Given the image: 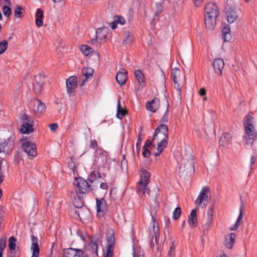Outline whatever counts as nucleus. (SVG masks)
<instances>
[{
	"mask_svg": "<svg viewBox=\"0 0 257 257\" xmlns=\"http://www.w3.org/2000/svg\"><path fill=\"white\" fill-rule=\"evenodd\" d=\"M8 46L7 41L4 40L0 42V54H3Z\"/></svg>",
	"mask_w": 257,
	"mask_h": 257,
	"instance_id": "obj_43",
	"label": "nucleus"
},
{
	"mask_svg": "<svg viewBox=\"0 0 257 257\" xmlns=\"http://www.w3.org/2000/svg\"><path fill=\"white\" fill-rule=\"evenodd\" d=\"M95 153L97 156L99 155V156H106L107 152L102 149L99 148L95 151Z\"/></svg>",
	"mask_w": 257,
	"mask_h": 257,
	"instance_id": "obj_55",
	"label": "nucleus"
},
{
	"mask_svg": "<svg viewBox=\"0 0 257 257\" xmlns=\"http://www.w3.org/2000/svg\"><path fill=\"white\" fill-rule=\"evenodd\" d=\"M133 37L132 34L130 32L127 31L125 34L123 40V44L125 45L131 44L133 42Z\"/></svg>",
	"mask_w": 257,
	"mask_h": 257,
	"instance_id": "obj_38",
	"label": "nucleus"
},
{
	"mask_svg": "<svg viewBox=\"0 0 257 257\" xmlns=\"http://www.w3.org/2000/svg\"><path fill=\"white\" fill-rule=\"evenodd\" d=\"M188 222L191 226H197V217L196 214V209H194L191 210V213L188 217Z\"/></svg>",
	"mask_w": 257,
	"mask_h": 257,
	"instance_id": "obj_25",
	"label": "nucleus"
},
{
	"mask_svg": "<svg viewBox=\"0 0 257 257\" xmlns=\"http://www.w3.org/2000/svg\"><path fill=\"white\" fill-rule=\"evenodd\" d=\"M97 214H103L107 210V205L104 198H96Z\"/></svg>",
	"mask_w": 257,
	"mask_h": 257,
	"instance_id": "obj_16",
	"label": "nucleus"
},
{
	"mask_svg": "<svg viewBox=\"0 0 257 257\" xmlns=\"http://www.w3.org/2000/svg\"><path fill=\"white\" fill-rule=\"evenodd\" d=\"M90 147L92 149L95 150V151L98 149V143L96 140H91Z\"/></svg>",
	"mask_w": 257,
	"mask_h": 257,
	"instance_id": "obj_54",
	"label": "nucleus"
},
{
	"mask_svg": "<svg viewBox=\"0 0 257 257\" xmlns=\"http://www.w3.org/2000/svg\"><path fill=\"white\" fill-rule=\"evenodd\" d=\"M100 177V175L98 171H93L89 175L88 177V180L90 183H92L94 180L96 179L97 178Z\"/></svg>",
	"mask_w": 257,
	"mask_h": 257,
	"instance_id": "obj_39",
	"label": "nucleus"
},
{
	"mask_svg": "<svg viewBox=\"0 0 257 257\" xmlns=\"http://www.w3.org/2000/svg\"><path fill=\"white\" fill-rule=\"evenodd\" d=\"M242 217H243V211L242 210L241 208H240L239 215L238 217L235 224L230 227V230H236V229H237L238 228V227L240 225V222L241 220V219H242Z\"/></svg>",
	"mask_w": 257,
	"mask_h": 257,
	"instance_id": "obj_37",
	"label": "nucleus"
},
{
	"mask_svg": "<svg viewBox=\"0 0 257 257\" xmlns=\"http://www.w3.org/2000/svg\"><path fill=\"white\" fill-rule=\"evenodd\" d=\"M127 111L121 107L120 98L118 99L117 104V114L116 117L118 118L121 119L123 116L126 114Z\"/></svg>",
	"mask_w": 257,
	"mask_h": 257,
	"instance_id": "obj_34",
	"label": "nucleus"
},
{
	"mask_svg": "<svg viewBox=\"0 0 257 257\" xmlns=\"http://www.w3.org/2000/svg\"><path fill=\"white\" fill-rule=\"evenodd\" d=\"M222 36L224 41L229 42L231 39V35L230 26L224 24L222 29Z\"/></svg>",
	"mask_w": 257,
	"mask_h": 257,
	"instance_id": "obj_23",
	"label": "nucleus"
},
{
	"mask_svg": "<svg viewBox=\"0 0 257 257\" xmlns=\"http://www.w3.org/2000/svg\"><path fill=\"white\" fill-rule=\"evenodd\" d=\"M83 195H77V197L74 198L73 205L76 208H80L83 206Z\"/></svg>",
	"mask_w": 257,
	"mask_h": 257,
	"instance_id": "obj_36",
	"label": "nucleus"
},
{
	"mask_svg": "<svg viewBox=\"0 0 257 257\" xmlns=\"http://www.w3.org/2000/svg\"><path fill=\"white\" fill-rule=\"evenodd\" d=\"M16 238L14 236H11L9 239V247L11 250H14L16 249Z\"/></svg>",
	"mask_w": 257,
	"mask_h": 257,
	"instance_id": "obj_42",
	"label": "nucleus"
},
{
	"mask_svg": "<svg viewBox=\"0 0 257 257\" xmlns=\"http://www.w3.org/2000/svg\"><path fill=\"white\" fill-rule=\"evenodd\" d=\"M218 17H213L212 15H204V23L207 28L213 30L216 25V18Z\"/></svg>",
	"mask_w": 257,
	"mask_h": 257,
	"instance_id": "obj_17",
	"label": "nucleus"
},
{
	"mask_svg": "<svg viewBox=\"0 0 257 257\" xmlns=\"http://www.w3.org/2000/svg\"><path fill=\"white\" fill-rule=\"evenodd\" d=\"M231 135L228 133H223L219 140V144L223 147H227L231 144Z\"/></svg>",
	"mask_w": 257,
	"mask_h": 257,
	"instance_id": "obj_21",
	"label": "nucleus"
},
{
	"mask_svg": "<svg viewBox=\"0 0 257 257\" xmlns=\"http://www.w3.org/2000/svg\"><path fill=\"white\" fill-rule=\"evenodd\" d=\"M23 10H24L21 7L18 6L14 11L15 16L17 18H21Z\"/></svg>",
	"mask_w": 257,
	"mask_h": 257,
	"instance_id": "obj_48",
	"label": "nucleus"
},
{
	"mask_svg": "<svg viewBox=\"0 0 257 257\" xmlns=\"http://www.w3.org/2000/svg\"><path fill=\"white\" fill-rule=\"evenodd\" d=\"M212 221V215H210L208 213V216L206 222L202 226V232L204 235H206L208 233Z\"/></svg>",
	"mask_w": 257,
	"mask_h": 257,
	"instance_id": "obj_27",
	"label": "nucleus"
},
{
	"mask_svg": "<svg viewBox=\"0 0 257 257\" xmlns=\"http://www.w3.org/2000/svg\"><path fill=\"white\" fill-rule=\"evenodd\" d=\"M160 106V99L155 97L151 101H148L146 103V108L151 111L155 112L159 108Z\"/></svg>",
	"mask_w": 257,
	"mask_h": 257,
	"instance_id": "obj_18",
	"label": "nucleus"
},
{
	"mask_svg": "<svg viewBox=\"0 0 257 257\" xmlns=\"http://www.w3.org/2000/svg\"><path fill=\"white\" fill-rule=\"evenodd\" d=\"M194 162L191 157L189 159L183 158L179 167V173L182 175H191L194 172Z\"/></svg>",
	"mask_w": 257,
	"mask_h": 257,
	"instance_id": "obj_4",
	"label": "nucleus"
},
{
	"mask_svg": "<svg viewBox=\"0 0 257 257\" xmlns=\"http://www.w3.org/2000/svg\"><path fill=\"white\" fill-rule=\"evenodd\" d=\"M147 185H145L143 183L141 184L140 182H139V186L137 188V191L138 193H139L142 191H144V190L145 189V187H147Z\"/></svg>",
	"mask_w": 257,
	"mask_h": 257,
	"instance_id": "obj_56",
	"label": "nucleus"
},
{
	"mask_svg": "<svg viewBox=\"0 0 257 257\" xmlns=\"http://www.w3.org/2000/svg\"><path fill=\"white\" fill-rule=\"evenodd\" d=\"M236 234L235 233H231L225 237V246L228 248H231L235 242Z\"/></svg>",
	"mask_w": 257,
	"mask_h": 257,
	"instance_id": "obj_28",
	"label": "nucleus"
},
{
	"mask_svg": "<svg viewBox=\"0 0 257 257\" xmlns=\"http://www.w3.org/2000/svg\"><path fill=\"white\" fill-rule=\"evenodd\" d=\"M151 145H152V142L150 140H148L146 141L145 144L143 147V149H145V148L148 149L149 148H150L151 147Z\"/></svg>",
	"mask_w": 257,
	"mask_h": 257,
	"instance_id": "obj_61",
	"label": "nucleus"
},
{
	"mask_svg": "<svg viewBox=\"0 0 257 257\" xmlns=\"http://www.w3.org/2000/svg\"><path fill=\"white\" fill-rule=\"evenodd\" d=\"M171 77L173 79L174 83H177V82H181V79L180 69L178 68H173L171 71Z\"/></svg>",
	"mask_w": 257,
	"mask_h": 257,
	"instance_id": "obj_30",
	"label": "nucleus"
},
{
	"mask_svg": "<svg viewBox=\"0 0 257 257\" xmlns=\"http://www.w3.org/2000/svg\"><path fill=\"white\" fill-rule=\"evenodd\" d=\"M63 254V257H81L83 255V251L81 249L70 247L64 249Z\"/></svg>",
	"mask_w": 257,
	"mask_h": 257,
	"instance_id": "obj_13",
	"label": "nucleus"
},
{
	"mask_svg": "<svg viewBox=\"0 0 257 257\" xmlns=\"http://www.w3.org/2000/svg\"><path fill=\"white\" fill-rule=\"evenodd\" d=\"M32 109L37 116H40L43 111L46 108L45 103L40 99L34 98L31 100Z\"/></svg>",
	"mask_w": 257,
	"mask_h": 257,
	"instance_id": "obj_11",
	"label": "nucleus"
},
{
	"mask_svg": "<svg viewBox=\"0 0 257 257\" xmlns=\"http://www.w3.org/2000/svg\"><path fill=\"white\" fill-rule=\"evenodd\" d=\"M213 66L216 73L222 75V69L224 68V61L220 58L215 59L213 62Z\"/></svg>",
	"mask_w": 257,
	"mask_h": 257,
	"instance_id": "obj_22",
	"label": "nucleus"
},
{
	"mask_svg": "<svg viewBox=\"0 0 257 257\" xmlns=\"http://www.w3.org/2000/svg\"><path fill=\"white\" fill-rule=\"evenodd\" d=\"M68 168L73 172V173L76 171L77 167L75 165V163L72 159L69 160L68 162Z\"/></svg>",
	"mask_w": 257,
	"mask_h": 257,
	"instance_id": "obj_47",
	"label": "nucleus"
},
{
	"mask_svg": "<svg viewBox=\"0 0 257 257\" xmlns=\"http://www.w3.org/2000/svg\"><path fill=\"white\" fill-rule=\"evenodd\" d=\"M80 50L82 52V53L85 56H88L90 54H94L98 56H99V54L97 52L94 51L92 48L87 45H81V46L80 47Z\"/></svg>",
	"mask_w": 257,
	"mask_h": 257,
	"instance_id": "obj_29",
	"label": "nucleus"
},
{
	"mask_svg": "<svg viewBox=\"0 0 257 257\" xmlns=\"http://www.w3.org/2000/svg\"><path fill=\"white\" fill-rule=\"evenodd\" d=\"M180 83L181 82H177V83H174L175 88L177 90V91L180 93L181 91V88L180 87Z\"/></svg>",
	"mask_w": 257,
	"mask_h": 257,
	"instance_id": "obj_62",
	"label": "nucleus"
},
{
	"mask_svg": "<svg viewBox=\"0 0 257 257\" xmlns=\"http://www.w3.org/2000/svg\"><path fill=\"white\" fill-rule=\"evenodd\" d=\"M21 120L24 122H33V118L30 116L25 113L21 115Z\"/></svg>",
	"mask_w": 257,
	"mask_h": 257,
	"instance_id": "obj_44",
	"label": "nucleus"
},
{
	"mask_svg": "<svg viewBox=\"0 0 257 257\" xmlns=\"http://www.w3.org/2000/svg\"><path fill=\"white\" fill-rule=\"evenodd\" d=\"M181 213V209L180 207H177L174 210L173 213V218L175 220L179 218Z\"/></svg>",
	"mask_w": 257,
	"mask_h": 257,
	"instance_id": "obj_46",
	"label": "nucleus"
},
{
	"mask_svg": "<svg viewBox=\"0 0 257 257\" xmlns=\"http://www.w3.org/2000/svg\"><path fill=\"white\" fill-rule=\"evenodd\" d=\"M6 247V237L0 238V250H4Z\"/></svg>",
	"mask_w": 257,
	"mask_h": 257,
	"instance_id": "obj_49",
	"label": "nucleus"
},
{
	"mask_svg": "<svg viewBox=\"0 0 257 257\" xmlns=\"http://www.w3.org/2000/svg\"><path fill=\"white\" fill-rule=\"evenodd\" d=\"M44 17V12L42 9H38L37 10L35 17L36 18L42 19Z\"/></svg>",
	"mask_w": 257,
	"mask_h": 257,
	"instance_id": "obj_53",
	"label": "nucleus"
},
{
	"mask_svg": "<svg viewBox=\"0 0 257 257\" xmlns=\"http://www.w3.org/2000/svg\"><path fill=\"white\" fill-rule=\"evenodd\" d=\"M77 78L76 76H71L66 80L67 92L69 97L75 95V89L77 87Z\"/></svg>",
	"mask_w": 257,
	"mask_h": 257,
	"instance_id": "obj_8",
	"label": "nucleus"
},
{
	"mask_svg": "<svg viewBox=\"0 0 257 257\" xmlns=\"http://www.w3.org/2000/svg\"><path fill=\"white\" fill-rule=\"evenodd\" d=\"M10 257H19V254L15 250H12L10 252Z\"/></svg>",
	"mask_w": 257,
	"mask_h": 257,
	"instance_id": "obj_63",
	"label": "nucleus"
},
{
	"mask_svg": "<svg viewBox=\"0 0 257 257\" xmlns=\"http://www.w3.org/2000/svg\"><path fill=\"white\" fill-rule=\"evenodd\" d=\"M205 0H193L194 4L196 7H200Z\"/></svg>",
	"mask_w": 257,
	"mask_h": 257,
	"instance_id": "obj_60",
	"label": "nucleus"
},
{
	"mask_svg": "<svg viewBox=\"0 0 257 257\" xmlns=\"http://www.w3.org/2000/svg\"><path fill=\"white\" fill-rule=\"evenodd\" d=\"M127 78V72L124 69H122L119 70L116 75V80L117 82L122 85L126 82Z\"/></svg>",
	"mask_w": 257,
	"mask_h": 257,
	"instance_id": "obj_19",
	"label": "nucleus"
},
{
	"mask_svg": "<svg viewBox=\"0 0 257 257\" xmlns=\"http://www.w3.org/2000/svg\"><path fill=\"white\" fill-rule=\"evenodd\" d=\"M102 241L97 236H92L90 239L88 247L91 250L98 255V247L99 244L101 243Z\"/></svg>",
	"mask_w": 257,
	"mask_h": 257,
	"instance_id": "obj_15",
	"label": "nucleus"
},
{
	"mask_svg": "<svg viewBox=\"0 0 257 257\" xmlns=\"http://www.w3.org/2000/svg\"><path fill=\"white\" fill-rule=\"evenodd\" d=\"M107 246L104 257H113L115 245L114 232L112 229H109L106 233Z\"/></svg>",
	"mask_w": 257,
	"mask_h": 257,
	"instance_id": "obj_5",
	"label": "nucleus"
},
{
	"mask_svg": "<svg viewBox=\"0 0 257 257\" xmlns=\"http://www.w3.org/2000/svg\"><path fill=\"white\" fill-rule=\"evenodd\" d=\"M36 83L34 84V90L36 94L40 93L43 90V85L46 81L44 75L39 74L35 77Z\"/></svg>",
	"mask_w": 257,
	"mask_h": 257,
	"instance_id": "obj_12",
	"label": "nucleus"
},
{
	"mask_svg": "<svg viewBox=\"0 0 257 257\" xmlns=\"http://www.w3.org/2000/svg\"><path fill=\"white\" fill-rule=\"evenodd\" d=\"M135 77L139 83L142 86L145 85V76L140 70H137L134 72Z\"/></svg>",
	"mask_w": 257,
	"mask_h": 257,
	"instance_id": "obj_32",
	"label": "nucleus"
},
{
	"mask_svg": "<svg viewBox=\"0 0 257 257\" xmlns=\"http://www.w3.org/2000/svg\"><path fill=\"white\" fill-rule=\"evenodd\" d=\"M253 118L252 116L248 114L244 119L243 124L245 130L244 138L245 140V144L247 145H251L256 138L257 134L252 124Z\"/></svg>",
	"mask_w": 257,
	"mask_h": 257,
	"instance_id": "obj_2",
	"label": "nucleus"
},
{
	"mask_svg": "<svg viewBox=\"0 0 257 257\" xmlns=\"http://www.w3.org/2000/svg\"><path fill=\"white\" fill-rule=\"evenodd\" d=\"M156 9L155 15L159 14L163 12V6L161 4L157 3L156 4Z\"/></svg>",
	"mask_w": 257,
	"mask_h": 257,
	"instance_id": "obj_52",
	"label": "nucleus"
},
{
	"mask_svg": "<svg viewBox=\"0 0 257 257\" xmlns=\"http://www.w3.org/2000/svg\"><path fill=\"white\" fill-rule=\"evenodd\" d=\"M142 173L140 175L141 179L139 182L141 184H144L145 185H148L150 182V178L151 176V174L148 171H146L145 169H142Z\"/></svg>",
	"mask_w": 257,
	"mask_h": 257,
	"instance_id": "obj_26",
	"label": "nucleus"
},
{
	"mask_svg": "<svg viewBox=\"0 0 257 257\" xmlns=\"http://www.w3.org/2000/svg\"><path fill=\"white\" fill-rule=\"evenodd\" d=\"M168 128L167 125L162 124L158 126L155 130L153 135V142H158L157 152L155 156H159L164 149L167 147L168 141Z\"/></svg>",
	"mask_w": 257,
	"mask_h": 257,
	"instance_id": "obj_1",
	"label": "nucleus"
},
{
	"mask_svg": "<svg viewBox=\"0 0 257 257\" xmlns=\"http://www.w3.org/2000/svg\"><path fill=\"white\" fill-rule=\"evenodd\" d=\"M33 122H24L21 126V131L23 134H29L33 131Z\"/></svg>",
	"mask_w": 257,
	"mask_h": 257,
	"instance_id": "obj_31",
	"label": "nucleus"
},
{
	"mask_svg": "<svg viewBox=\"0 0 257 257\" xmlns=\"http://www.w3.org/2000/svg\"><path fill=\"white\" fill-rule=\"evenodd\" d=\"M209 192L210 188L209 187H203L197 199L195 200V203L199 206L203 204V206H206L207 205L206 202L207 201Z\"/></svg>",
	"mask_w": 257,
	"mask_h": 257,
	"instance_id": "obj_10",
	"label": "nucleus"
},
{
	"mask_svg": "<svg viewBox=\"0 0 257 257\" xmlns=\"http://www.w3.org/2000/svg\"><path fill=\"white\" fill-rule=\"evenodd\" d=\"M174 240L171 239V245L170 246V248L169 252L167 254V257H175V246H174Z\"/></svg>",
	"mask_w": 257,
	"mask_h": 257,
	"instance_id": "obj_40",
	"label": "nucleus"
},
{
	"mask_svg": "<svg viewBox=\"0 0 257 257\" xmlns=\"http://www.w3.org/2000/svg\"><path fill=\"white\" fill-rule=\"evenodd\" d=\"M227 21L229 23L234 22L237 19L238 16L233 10H229L226 12Z\"/></svg>",
	"mask_w": 257,
	"mask_h": 257,
	"instance_id": "obj_33",
	"label": "nucleus"
},
{
	"mask_svg": "<svg viewBox=\"0 0 257 257\" xmlns=\"http://www.w3.org/2000/svg\"><path fill=\"white\" fill-rule=\"evenodd\" d=\"M100 187L102 189L107 190V188H108V185H107V183H103H103H101L100 184Z\"/></svg>",
	"mask_w": 257,
	"mask_h": 257,
	"instance_id": "obj_64",
	"label": "nucleus"
},
{
	"mask_svg": "<svg viewBox=\"0 0 257 257\" xmlns=\"http://www.w3.org/2000/svg\"><path fill=\"white\" fill-rule=\"evenodd\" d=\"M83 75L85 76V79L82 80V83L80 86H83L88 79H90L93 77V69L90 67L83 68L82 70Z\"/></svg>",
	"mask_w": 257,
	"mask_h": 257,
	"instance_id": "obj_24",
	"label": "nucleus"
},
{
	"mask_svg": "<svg viewBox=\"0 0 257 257\" xmlns=\"http://www.w3.org/2000/svg\"><path fill=\"white\" fill-rule=\"evenodd\" d=\"M49 127L52 131H55L58 127V125L57 123H53L50 124Z\"/></svg>",
	"mask_w": 257,
	"mask_h": 257,
	"instance_id": "obj_58",
	"label": "nucleus"
},
{
	"mask_svg": "<svg viewBox=\"0 0 257 257\" xmlns=\"http://www.w3.org/2000/svg\"><path fill=\"white\" fill-rule=\"evenodd\" d=\"M75 190L77 195H83L90 190V185L83 178L79 177L76 178L73 182Z\"/></svg>",
	"mask_w": 257,
	"mask_h": 257,
	"instance_id": "obj_3",
	"label": "nucleus"
},
{
	"mask_svg": "<svg viewBox=\"0 0 257 257\" xmlns=\"http://www.w3.org/2000/svg\"><path fill=\"white\" fill-rule=\"evenodd\" d=\"M107 29L105 28H99L96 30V38L100 40L104 39L106 37V31Z\"/></svg>",
	"mask_w": 257,
	"mask_h": 257,
	"instance_id": "obj_35",
	"label": "nucleus"
},
{
	"mask_svg": "<svg viewBox=\"0 0 257 257\" xmlns=\"http://www.w3.org/2000/svg\"><path fill=\"white\" fill-rule=\"evenodd\" d=\"M14 140L10 138L7 140L0 138V153L8 154L12 152L14 146Z\"/></svg>",
	"mask_w": 257,
	"mask_h": 257,
	"instance_id": "obj_9",
	"label": "nucleus"
},
{
	"mask_svg": "<svg viewBox=\"0 0 257 257\" xmlns=\"http://www.w3.org/2000/svg\"><path fill=\"white\" fill-rule=\"evenodd\" d=\"M114 19L115 20V22H116V23L120 24V25H123L125 22V21L123 18L121 17L118 15L115 16L114 17Z\"/></svg>",
	"mask_w": 257,
	"mask_h": 257,
	"instance_id": "obj_51",
	"label": "nucleus"
},
{
	"mask_svg": "<svg viewBox=\"0 0 257 257\" xmlns=\"http://www.w3.org/2000/svg\"><path fill=\"white\" fill-rule=\"evenodd\" d=\"M142 131V127H141L140 130V133L139 135L138 141L136 144V148H137V153L138 155H139L141 151V143L142 141V139L141 138V133Z\"/></svg>",
	"mask_w": 257,
	"mask_h": 257,
	"instance_id": "obj_41",
	"label": "nucleus"
},
{
	"mask_svg": "<svg viewBox=\"0 0 257 257\" xmlns=\"http://www.w3.org/2000/svg\"><path fill=\"white\" fill-rule=\"evenodd\" d=\"M23 150L29 156L34 157L37 155L36 145L33 142L25 139L22 145Z\"/></svg>",
	"mask_w": 257,
	"mask_h": 257,
	"instance_id": "obj_7",
	"label": "nucleus"
},
{
	"mask_svg": "<svg viewBox=\"0 0 257 257\" xmlns=\"http://www.w3.org/2000/svg\"><path fill=\"white\" fill-rule=\"evenodd\" d=\"M168 106H169V103L167 101V109L166 111V112L164 113L163 116L162 117L161 121L162 122H167L168 121Z\"/></svg>",
	"mask_w": 257,
	"mask_h": 257,
	"instance_id": "obj_50",
	"label": "nucleus"
},
{
	"mask_svg": "<svg viewBox=\"0 0 257 257\" xmlns=\"http://www.w3.org/2000/svg\"><path fill=\"white\" fill-rule=\"evenodd\" d=\"M204 10V15H212L213 17H218L219 15L218 7L215 3H208L205 7Z\"/></svg>",
	"mask_w": 257,
	"mask_h": 257,
	"instance_id": "obj_14",
	"label": "nucleus"
},
{
	"mask_svg": "<svg viewBox=\"0 0 257 257\" xmlns=\"http://www.w3.org/2000/svg\"><path fill=\"white\" fill-rule=\"evenodd\" d=\"M3 13L6 17H10L12 13L11 9L7 6H5L2 9Z\"/></svg>",
	"mask_w": 257,
	"mask_h": 257,
	"instance_id": "obj_45",
	"label": "nucleus"
},
{
	"mask_svg": "<svg viewBox=\"0 0 257 257\" xmlns=\"http://www.w3.org/2000/svg\"><path fill=\"white\" fill-rule=\"evenodd\" d=\"M36 25L37 27H42L43 25V21L42 19L36 18Z\"/></svg>",
	"mask_w": 257,
	"mask_h": 257,
	"instance_id": "obj_59",
	"label": "nucleus"
},
{
	"mask_svg": "<svg viewBox=\"0 0 257 257\" xmlns=\"http://www.w3.org/2000/svg\"><path fill=\"white\" fill-rule=\"evenodd\" d=\"M159 227L156 219L153 215L152 216V222L149 227V237L151 239L150 244H154L153 239L155 238V242H157V237L159 236Z\"/></svg>",
	"mask_w": 257,
	"mask_h": 257,
	"instance_id": "obj_6",
	"label": "nucleus"
},
{
	"mask_svg": "<svg viewBox=\"0 0 257 257\" xmlns=\"http://www.w3.org/2000/svg\"><path fill=\"white\" fill-rule=\"evenodd\" d=\"M143 151L142 155H143V157L145 158H149L151 155L150 151L148 149H147V148H145V149L143 148Z\"/></svg>",
	"mask_w": 257,
	"mask_h": 257,
	"instance_id": "obj_57",
	"label": "nucleus"
},
{
	"mask_svg": "<svg viewBox=\"0 0 257 257\" xmlns=\"http://www.w3.org/2000/svg\"><path fill=\"white\" fill-rule=\"evenodd\" d=\"M32 245L31 250L33 251V254L31 257H38L40 253V249L38 243V238L34 235H31Z\"/></svg>",
	"mask_w": 257,
	"mask_h": 257,
	"instance_id": "obj_20",
	"label": "nucleus"
}]
</instances>
